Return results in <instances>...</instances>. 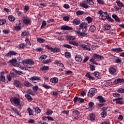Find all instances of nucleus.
Segmentation results:
<instances>
[{
    "instance_id": "nucleus-1",
    "label": "nucleus",
    "mask_w": 124,
    "mask_h": 124,
    "mask_svg": "<svg viewBox=\"0 0 124 124\" xmlns=\"http://www.w3.org/2000/svg\"><path fill=\"white\" fill-rule=\"evenodd\" d=\"M98 14L100 15V18L101 20H106L108 17V14L107 12H103L102 10L98 11Z\"/></svg>"
},
{
    "instance_id": "nucleus-2",
    "label": "nucleus",
    "mask_w": 124,
    "mask_h": 124,
    "mask_svg": "<svg viewBox=\"0 0 124 124\" xmlns=\"http://www.w3.org/2000/svg\"><path fill=\"white\" fill-rule=\"evenodd\" d=\"M20 102H21V100L20 98L16 97L14 98L13 101H12V104L16 107H18V106L21 107V104H20Z\"/></svg>"
},
{
    "instance_id": "nucleus-3",
    "label": "nucleus",
    "mask_w": 124,
    "mask_h": 124,
    "mask_svg": "<svg viewBox=\"0 0 124 124\" xmlns=\"http://www.w3.org/2000/svg\"><path fill=\"white\" fill-rule=\"evenodd\" d=\"M79 27L78 30L82 29V31H88V24L86 22H82L79 25Z\"/></svg>"
},
{
    "instance_id": "nucleus-4",
    "label": "nucleus",
    "mask_w": 124,
    "mask_h": 124,
    "mask_svg": "<svg viewBox=\"0 0 124 124\" xmlns=\"http://www.w3.org/2000/svg\"><path fill=\"white\" fill-rule=\"evenodd\" d=\"M94 93H95V88H91L88 93V95L89 97H92V96H93V95H94Z\"/></svg>"
},
{
    "instance_id": "nucleus-5",
    "label": "nucleus",
    "mask_w": 124,
    "mask_h": 124,
    "mask_svg": "<svg viewBox=\"0 0 124 124\" xmlns=\"http://www.w3.org/2000/svg\"><path fill=\"white\" fill-rule=\"evenodd\" d=\"M80 6H81V7H83V8H85V9H87V8H89V7H90L86 0H84L83 1L80 2Z\"/></svg>"
},
{
    "instance_id": "nucleus-6",
    "label": "nucleus",
    "mask_w": 124,
    "mask_h": 124,
    "mask_svg": "<svg viewBox=\"0 0 124 124\" xmlns=\"http://www.w3.org/2000/svg\"><path fill=\"white\" fill-rule=\"evenodd\" d=\"M14 84L16 88H22L23 87V84L21 83V82L18 81V80H15L14 82Z\"/></svg>"
},
{
    "instance_id": "nucleus-7",
    "label": "nucleus",
    "mask_w": 124,
    "mask_h": 124,
    "mask_svg": "<svg viewBox=\"0 0 124 124\" xmlns=\"http://www.w3.org/2000/svg\"><path fill=\"white\" fill-rule=\"evenodd\" d=\"M14 72H11V74L12 75L13 77H16V75L18 74V75L20 74H23V72H20V71H17L16 70H14Z\"/></svg>"
},
{
    "instance_id": "nucleus-8",
    "label": "nucleus",
    "mask_w": 124,
    "mask_h": 124,
    "mask_svg": "<svg viewBox=\"0 0 124 124\" xmlns=\"http://www.w3.org/2000/svg\"><path fill=\"white\" fill-rule=\"evenodd\" d=\"M102 110L101 117L102 118H105L107 116V108H103Z\"/></svg>"
},
{
    "instance_id": "nucleus-9",
    "label": "nucleus",
    "mask_w": 124,
    "mask_h": 124,
    "mask_svg": "<svg viewBox=\"0 0 124 124\" xmlns=\"http://www.w3.org/2000/svg\"><path fill=\"white\" fill-rule=\"evenodd\" d=\"M61 29L62 31H72L73 30L72 27L65 25L62 26Z\"/></svg>"
},
{
    "instance_id": "nucleus-10",
    "label": "nucleus",
    "mask_w": 124,
    "mask_h": 124,
    "mask_svg": "<svg viewBox=\"0 0 124 124\" xmlns=\"http://www.w3.org/2000/svg\"><path fill=\"white\" fill-rule=\"evenodd\" d=\"M23 22L24 23V24H26V25H29V24H30L31 21L30 18L25 17L23 18Z\"/></svg>"
},
{
    "instance_id": "nucleus-11",
    "label": "nucleus",
    "mask_w": 124,
    "mask_h": 124,
    "mask_svg": "<svg viewBox=\"0 0 124 124\" xmlns=\"http://www.w3.org/2000/svg\"><path fill=\"white\" fill-rule=\"evenodd\" d=\"M16 55H17V53L15 51H10L9 53H8V54H6V56L8 58H11V57H12V56H16Z\"/></svg>"
},
{
    "instance_id": "nucleus-12",
    "label": "nucleus",
    "mask_w": 124,
    "mask_h": 124,
    "mask_svg": "<svg viewBox=\"0 0 124 124\" xmlns=\"http://www.w3.org/2000/svg\"><path fill=\"white\" fill-rule=\"evenodd\" d=\"M114 100L116 101V104H120V105H122L124 103V101H123V98H118L116 99H115Z\"/></svg>"
},
{
    "instance_id": "nucleus-13",
    "label": "nucleus",
    "mask_w": 124,
    "mask_h": 124,
    "mask_svg": "<svg viewBox=\"0 0 124 124\" xmlns=\"http://www.w3.org/2000/svg\"><path fill=\"white\" fill-rule=\"evenodd\" d=\"M25 62L27 64H31V65L34 63V62L32 61H31V60H29V59L22 62V63L23 64H25Z\"/></svg>"
},
{
    "instance_id": "nucleus-14",
    "label": "nucleus",
    "mask_w": 124,
    "mask_h": 124,
    "mask_svg": "<svg viewBox=\"0 0 124 124\" xmlns=\"http://www.w3.org/2000/svg\"><path fill=\"white\" fill-rule=\"evenodd\" d=\"M80 30H78V31H76V32L77 33H78V34H79L80 36H83V37H85V36H87L88 33H87L86 31H82V32H80Z\"/></svg>"
},
{
    "instance_id": "nucleus-15",
    "label": "nucleus",
    "mask_w": 124,
    "mask_h": 124,
    "mask_svg": "<svg viewBox=\"0 0 124 124\" xmlns=\"http://www.w3.org/2000/svg\"><path fill=\"white\" fill-rule=\"evenodd\" d=\"M93 57L95 60H103V56L98 55L96 53H94L93 55Z\"/></svg>"
},
{
    "instance_id": "nucleus-16",
    "label": "nucleus",
    "mask_w": 124,
    "mask_h": 124,
    "mask_svg": "<svg viewBox=\"0 0 124 124\" xmlns=\"http://www.w3.org/2000/svg\"><path fill=\"white\" fill-rule=\"evenodd\" d=\"M97 99L101 103H104L106 102V99H105L102 96H98Z\"/></svg>"
},
{
    "instance_id": "nucleus-17",
    "label": "nucleus",
    "mask_w": 124,
    "mask_h": 124,
    "mask_svg": "<svg viewBox=\"0 0 124 124\" xmlns=\"http://www.w3.org/2000/svg\"><path fill=\"white\" fill-rule=\"evenodd\" d=\"M80 47L83 48V50H88V51H91V48H90V46H89V45H80Z\"/></svg>"
},
{
    "instance_id": "nucleus-18",
    "label": "nucleus",
    "mask_w": 124,
    "mask_h": 124,
    "mask_svg": "<svg viewBox=\"0 0 124 124\" xmlns=\"http://www.w3.org/2000/svg\"><path fill=\"white\" fill-rule=\"evenodd\" d=\"M75 60L78 62H81L82 61V56L79 55H77L75 57Z\"/></svg>"
},
{
    "instance_id": "nucleus-19",
    "label": "nucleus",
    "mask_w": 124,
    "mask_h": 124,
    "mask_svg": "<svg viewBox=\"0 0 124 124\" xmlns=\"http://www.w3.org/2000/svg\"><path fill=\"white\" fill-rule=\"evenodd\" d=\"M50 82L53 84H56L59 82V78H53L50 79Z\"/></svg>"
},
{
    "instance_id": "nucleus-20",
    "label": "nucleus",
    "mask_w": 124,
    "mask_h": 124,
    "mask_svg": "<svg viewBox=\"0 0 124 124\" xmlns=\"http://www.w3.org/2000/svg\"><path fill=\"white\" fill-rule=\"evenodd\" d=\"M25 96L27 99L28 100V101H32L33 99L31 96L30 94H25Z\"/></svg>"
},
{
    "instance_id": "nucleus-21",
    "label": "nucleus",
    "mask_w": 124,
    "mask_h": 124,
    "mask_svg": "<svg viewBox=\"0 0 124 124\" xmlns=\"http://www.w3.org/2000/svg\"><path fill=\"white\" fill-rule=\"evenodd\" d=\"M24 85L25 87H27L28 88H30V87H32V84L28 81H25L24 82Z\"/></svg>"
},
{
    "instance_id": "nucleus-22",
    "label": "nucleus",
    "mask_w": 124,
    "mask_h": 124,
    "mask_svg": "<svg viewBox=\"0 0 124 124\" xmlns=\"http://www.w3.org/2000/svg\"><path fill=\"white\" fill-rule=\"evenodd\" d=\"M111 51L112 52H123V51H124V50L123 49H122V48L119 47V48H112Z\"/></svg>"
},
{
    "instance_id": "nucleus-23",
    "label": "nucleus",
    "mask_w": 124,
    "mask_h": 124,
    "mask_svg": "<svg viewBox=\"0 0 124 124\" xmlns=\"http://www.w3.org/2000/svg\"><path fill=\"white\" fill-rule=\"evenodd\" d=\"M90 121H94L95 120V114L93 113L90 114Z\"/></svg>"
},
{
    "instance_id": "nucleus-24",
    "label": "nucleus",
    "mask_w": 124,
    "mask_h": 124,
    "mask_svg": "<svg viewBox=\"0 0 124 124\" xmlns=\"http://www.w3.org/2000/svg\"><path fill=\"white\" fill-rule=\"evenodd\" d=\"M67 40H75L76 39V37L75 36H67L66 37Z\"/></svg>"
},
{
    "instance_id": "nucleus-25",
    "label": "nucleus",
    "mask_w": 124,
    "mask_h": 124,
    "mask_svg": "<svg viewBox=\"0 0 124 124\" xmlns=\"http://www.w3.org/2000/svg\"><path fill=\"white\" fill-rule=\"evenodd\" d=\"M9 62L11 63V64H13V65H17V60L16 59H12L9 61Z\"/></svg>"
},
{
    "instance_id": "nucleus-26",
    "label": "nucleus",
    "mask_w": 124,
    "mask_h": 124,
    "mask_svg": "<svg viewBox=\"0 0 124 124\" xmlns=\"http://www.w3.org/2000/svg\"><path fill=\"white\" fill-rule=\"evenodd\" d=\"M54 64H57L58 66H60L61 67V68H63L64 69V66H63V64L62 63L60 62H54Z\"/></svg>"
},
{
    "instance_id": "nucleus-27",
    "label": "nucleus",
    "mask_w": 124,
    "mask_h": 124,
    "mask_svg": "<svg viewBox=\"0 0 124 124\" xmlns=\"http://www.w3.org/2000/svg\"><path fill=\"white\" fill-rule=\"evenodd\" d=\"M31 80L32 81H39L41 80L40 77H38L36 76L32 77L31 78Z\"/></svg>"
},
{
    "instance_id": "nucleus-28",
    "label": "nucleus",
    "mask_w": 124,
    "mask_h": 124,
    "mask_svg": "<svg viewBox=\"0 0 124 124\" xmlns=\"http://www.w3.org/2000/svg\"><path fill=\"white\" fill-rule=\"evenodd\" d=\"M27 93L31 94V95H34V92L31 89H29L26 91Z\"/></svg>"
},
{
    "instance_id": "nucleus-29",
    "label": "nucleus",
    "mask_w": 124,
    "mask_h": 124,
    "mask_svg": "<svg viewBox=\"0 0 124 124\" xmlns=\"http://www.w3.org/2000/svg\"><path fill=\"white\" fill-rule=\"evenodd\" d=\"M69 44L73 45L74 46H79V44L75 41H70L69 42Z\"/></svg>"
},
{
    "instance_id": "nucleus-30",
    "label": "nucleus",
    "mask_w": 124,
    "mask_h": 124,
    "mask_svg": "<svg viewBox=\"0 0 124 124\" xmlns=\"http://www.w3.org/2000/svg\"><path fill=\"white\" fill-rule=\"evenodd\" d=\"M115 84H118L119 83H124V80L122 78H118L115 80Z\"/></svg>"
},
{
    "instance_id": "nucleus-31",
    "label": "nucleus",
    "mask_w": 124,
    "mask_h": 124,
    "mask_svg": "<svg viewBox=\"0 0 124 124\" xmlns=\"http://www.w3.org/2000/svg\"><path fill=\"white\" fill-rule=\"evenodd\" d=\"M112 18L114 19L116 21V22H121V20H120V18H119V17L116 15H112Z\"/></svg>"
},
{
    "instance_id": "nucleus-32",
    "label": "nucleus",
    "mask_w": 124,
    "mask_h": 124,
    "mask_svg": "<svg viewBox=\"0 0 124 124\" xmlns=\"http://www.w3.org/2000/svg\"><path fill=\"white\" fill-rule=\"evenodd\" d=\"M96 30V28L95 27V26L93 25H92L90 27V31H91V32H94Z\"/></svg>"
},
{
    "instance_id": "nucleus-33",
    "label": "nucleus",
    "mask_w": 124,
    "mask_h": 124,
    "mask_svg": "<svg viewBox=\"0 0 124 124\" xmlns=\"http://www.w3.org/2000/svg\"><path fill=\"white\" fill-rule=\"evenodd\" d=\"M80 21L79 19L78 18H76L75 19H74L73 20V24H74L75 25H79V24H80Z\"/></svg>"
},
{
    "instance_id": "nucleus-34",
    "label": "nucleus",
    "mask_w": 124,
    "mask_h": 124,
    "mask_svg": "<svg viewBox=\"0 0 124 124\" xmlns=\"http://www.w3.org/2000/svg\"><path fill=\"white\" fill-rule=\"evenodd\" d=\"M11 109L15 112V113H16V114H17V115H18V116H21V114H20V113H19V110H18V109L15 108H13L12 107Z\"/></svg>"
},
{
    "instance_id": "nucleus-35",
    "label": "nucleus",
    "mask_w": 124,
    "mask_h": 124,
    "mask_svg": "<svg viewBox=\"0 0 124 124\" xmlns=\"http://www.w3.org/2000/svg\"><path fill=\"white\" fill-rule=\"evenodd\" d=\"M109 70V73H110L111 74H114V73H115V72L117 71L116 69L113 67L110 68Z\"/></svg>"
},
{
    "instance_id": "nucleus-36",
    "label": "nucleus",
    "mask_w": 124,
    "mask_h": 124,
    "mask_svg": "<svg viewBox=\"0 0 124 124\" xmlns=\"http://www.w3.org/2000/svg\"><path fill=\"white\" fill-rule=\"evenodd\" d=\"M30 35V33L28 31H24L21 34L22 36H28Z\"/></svg>"
},
{
    "instance_id": "nucleus-37",
    "label": "nucleus",
    "mask_w": 124,
    "mask_h": 124,
    "mask_svg": "<svg viewBox=\"0 0 124 124\" xmlns=\"http://www.w3.org/2000/svg\"><path fill=\"white\" fill-rule=\"evenodd\" d=\"M33 109L37 114H39L41 112V109H40L39 108H33Z\"/></svg>"
},
{
    "instance_id": "nucleus-38",
    "label": "nucleus",
    "mask_w": 124,
    "mask_h": 124,
    "mask_svg": "<svg viewBox=\"0 0 124 124\" xmlns=\"http://www.w3.org/2000/svg\"><path fill=\"white\" fill-rule=\"evenodd\" d=\"M86 77H87V78H89L91 80H94V78L91 76V74H90V73H87V74L86 75Z\"/></svg>"
},
{
    "instance_id": "nucleus-39",
    "label": "nucleus",
    "mask_w": 124,
    "mask_h": 124,
    "mask_svg": "<svg viewBox=\"0 0 124 124\" xmlns=\"http://www.w3.org/2000/svg\"><path fill=\"white\" fill-rule=\"evenodd\" d=\"M37 41L39 43H44V42H45V39L41 38H37Z\"/></svg>"
},
{
    "instance_id": "nucleus-40",
    "label": "nucleus",
    "mask_w": 124,
    "mask_h": 124,
    "mask_svg": "<svg viewBox=\"0 0 124 124\" xmlns=\"http://www.w3.org/2000/svg\"><path fill=\"white\" fill-rule=\"evenodd\" d=\"M8 19L10 22H14L15 21V17L13 16H9Z\"/></svg>"
},
{
    "instance_id": "nucleus-41",
    "label": "nucleus",
    "mask_w": 124,
    "mask_h": 124,
    "mask_svg": "<svg viewBox=\"0 0 124 124\" xmlns=\"http://www.w3.org/2000/svg\"><path fill=\"white\" fill-rule=\"evenodd\" d=\"M86 1L88 4H89V5H93L94 3V2H93V0H86Z\"/></svg>"
},
{
    "instance_id": "nucleus-42",
    "label": "nucleus",
    "mask_w": 124,
    "mask_h": 124,
    "mask_svg": "<svg viewBox=\"0 0 124 124\" xmlns=\"http://www.w3.org/2000/svg\"><path fill=\"white\" fill-rule=\"evenodd\" d=\"M28 112L29 114V116H33V113L32 112V109H31L30 108H29L27 109Z\"/></svg>"
},
{
    "instance_id": "nucleus-43",
    "label": "nucleus",
    "mask_w": 124,
    "mask_h": 124,
    "mask_svg": "<svg viewBox=\"0 0 124 124\" xmlns=\"http://www.w3.org/2000/svg\"><path fill=\"white\" fill-rule=\"evenodd\" d=\"M95 59L93 58H91L90 59V62H93V64H96V65H98V63L95 62V61H94Z\"/></svg>"
},
{
    "instance_id": "nucleus-44",
    "label": "nucleus",
    "mask_w": 124,
    "mask_h": 124,
    "mask_svg": "<svg viewBox=\"0 0 124 124\" xmlns=\"http://www.w3.org/2000/svg\"><path fill=\"white\" fill-rule=\"evenodd\" d=\"M47 58V56L45 55H41L39 58L40 61H45Z\"/></svg>"
},
{
    "instance_id": "nucleus-45",
    "label": "nucleus",
    "mask_w": 124,
    "mask_h": 124,
    "mask_svg": "<svg viewBox=\"0 0 124 124\" xmlns=\"http://www.w3.org/2000/svg\"><path fill=\"white\" fill-rule=\"evenodd\" d=\"M94 76L98 79H100V75H99V73H98V72H94Z\"/></svg>"
},
{
    "instance_id": "nucleus-46",
    "label": "nucleus",
    "mask_w": 124,
    "mask_h": 124,
    "mask_svg": "<svg viewBox=\"0 0 124 124\" xmlns=\"http://www.w3.org/2000/svg\"><path fill=\"white\" fill-rule=\"evenodd\" d=\"M6 23V20L5 19H0V26H2L3 25H4Z\"/></svg>"
},
{
    "instance_id": "nucleus-47",
    "label": "nucleus",
    "mask_w": 124,
    "mask_h": 124,
    "mask_svg": "<svg viewBox=\"0 0 124 124\" xmlns=\"http://www.w3.org/2000/svg\"><path fill=\"white\" fill-rule=\"evenodd\" d=\"M86 20L88 21L89 24H91L93 22V18L92 17L88 16L86 18Z\"/></svg>"
},
{
    "instance_id": "nucleus-48",
    "label": "nucleus",
    "mask_w": 124,
    "mask_h": 124,
    "mask_svg": "<svg viewBox=\"0 0 124 124\" xmlns=\"http://www.w3.org/2000/svg\"><path fill=\"white\" fill-rule=\"evenodd\" d=\"M104 31H109V30L111 29V26L109 25H106L104 27Z\"/></svg>"
},
{
    "instance_id": "nucleus-49",
    "label": "nucleus",
    "mask_w": 124,
    "mask_h": 124,
    "mask_svg": "<svg viewBox=\"0 0 124 124\" xmlns=\"http://www.w3.org/2000/svg\"><path fill=\"white\" fill-rule=\"evenodd\" d=\"M41 70L42 71L44 70H49V66H44L41 68Z\"/></svg>"
},
{
    "instance_id": "nucleus-50",
    "label": "nucleus",
    "mask_w": 124,
    "mask_h": 124,
    "mask_svg": "<svg viewBox=\"0 0 124 124\" xmlns=\"http://www.w3.org/2000/svg\"><path fill=\"white\" fill-rule=\"evenodd\" d=\"M72 113L74 115H76L77 116H79V115H80V112L78 110H74L72 111Z\"/></svg>"
},
{
    "instance_id": "nucleus-51",
    "label": "nucleus",
    "mask_w": 124,
    "mask_h": 124,
    "mask_svg": "<svg viewBox=\"0 0 124 124\" xmlns=\"http://www.w3.org/2000/svg\"><path fill=\"white\" fill-rule=\"evenodd\" d=\"M117 92L119 93H124V88H120L117 90Z\"/></svg>"
},
{
    "instance_id": "nucleus-52",
    "label": "nucleus",
    "mask_w": 124,
    "mask_h": 124,
    "mask_svg": "<svg viewBox=\"0 0 124 124\" xmlns=\"http://www.w3.org/2000/svg\"><path fill=\"white\" fill-rule=\"evenodd\" d=\"M65 56L66 59H70V56H71V54L70 53V52H65Z\"/></svg>"
},
{
    "instance_id": "nucleus-53",
    "label": "nucleus",
    "mask_w": 124,
    "mask_h": 124,
    "mask_svg": "<svg viewBox=\"0 0 124 124\" xmlns=\"http://www.w3.org/2000/svg\"><path fill=\"white\" fill-rule=\"evenodd\" d=\"M0 81L1 82H5V77H4L3 75L0 76Z\"/></svg>"
},
{
    "instance_id": "nucleus-54",
    "label": "nucleus",
    "mask_w": 124,
    "mask_h": 124,
    "mask_svg": "<svg viewBox=\"0 0 124 124\" xmlns=\"http://www.w3.org/2000/svg\"><path fill=\"white\" fill-rule=\"evenodd\" d=\"M76 14L78 16H79V15H83V14H84V11H78V12H77Z\"/></svg>"
},
{
    "instance_id": "nucleus-55",
    "label": "nucleus",
    "mask_w": 124,
    "mask_h": 124,
    "mask_svg": "<svg viewBox=\"0 0 124 124\" xmlns=\"http://www.w3.org/2000/svg\"><path fill=\"white\" fill-rule=\"evenodd\" d=\"M43 87L44 88H45V89H51V86L45 84V83H44L43 84Z\"/></svg>"
},
{
    "instance_id": "nucleus-56",
    "label": "nucleus",
    "mask_w": 124,
    "mask_h": 124,
    "mask_svg": "<svg viewBox=\"0 0 124 124\" xmlns=\"http://www.w3.org/2000/svg\"><path fill=\"white\" fill-rule=\"evenodd\" d=\"M63 47L65 48H67L68 49H72V46L68 44H64Z\"/></svg>"
},
{
    "instance_id": "nucleus-57",
    "label": "nucleus",
    "mask_w": 124,
    "mask_h": 124,
    "mask_svg": "<svg viewBox=\"0 0 124 124\" xmlns=\"http://www.w3.org/2000/svg\"><path fill=\"white\" fill-rule=\"evenodd\" d=\"M60 50V49L55 47L54 48H52V50L51 51V52H53L54 53H58V52H59V50Z\"/></svg>"
},
{
    "instance_id": "nucleus-58",
    "label": "nucleus",
    "mask_w": 124,
    "mask_h": 124,
    "mask_svg": "<svg viewBox=\"0 0 124 124\" xmlns=\"http://www.w3.org/2000/svg\"><path fill=\"white\" fill-rule=\"evenodd\" d=\"M74 103H77V101L79 102V97H75L74 99Z\"/></svg>"
},
{
    "instance_id": "nucleus-59",
    "label": "nucleus",
    "mask_w": 124,
    "mask_h": 124,
    "mask_svg": "<svg viewBox=\"0 0 124 124\" xmlns=\"http://www.w3.org/2000/svg\"><path fill=\"white\" fill-rule=\"evenodd\" d=\"M106 84L108 86H111V85H112V82H111L110 80H108L106 81Z\"/></svg>"
},
{
    "instance_id": "nucleus-60",
    "label": "nucleus",
    "mask_w": 124,
    "mask_h": 124,
    "mask_svg": "<svg viewBox=\"0 0 124 124\" xmlns=\"http://www.w3.org/2000/svg\"><path fill=\"white\" fill-rule=\"evenodd\" d=\"M32 90L33 91H35V92H36L38 90V86L37 85H35L34 86H33L32 87Z\"/></svg>"
},
{
    "instance_id": "nucleus-61",
    "label": "nucleus",
    "mask_w": 124,
    "mask_h": 124,
    "mask_svg": "<svg viewBox=\"0 0 124 124\" xmlns=\"http://www.w3.org/2000/svg\"><path fill=\"white\" fill-rule=\"evenodd\" d=\"M25 41L26 42V44H27V45H31V41H30V40L29 39V38H26L25 40Z\"/></svg>"
},
{
    "instance_id": "nucleus-62",
    "label": "nucleus",
    "mask_w": 124,
    "mask_h": 124,
    "mask_svg": "<svg viewBox=\"0 0 124 124\" xmlns=\"http://www.w3.org/2000/svg\"><path fill=\"white\" fill-rule=\"evenodd\" d=\"M90 68L92 71H93V70H95V66H93V65H90Z\"/></svg>"
},
{
    "instance_id": "nucleus-63",
    "label": "nucleus",
    "mask_w": 124,
    "mask_h": 124,
    "mask_svg": "<svg viewBox=\"0 0 124 124\" xmlns=\"http://www.w3.org/2000/svg\"><path fill=\"white\" fill-rule=\"evenodd\" d=\"M52 114H53V111L51 110H48L46 112V115H52Z\"/></svg>"
},
{
    "instance_id": "nucleus-64",
    "label": "nucleus",
    "mask_w": 124,
    "mask_h": 124,
    "mask_svg": "<svg viewBox=\"0 0 124 124\" xmlns=\"http://www.w3.org/2000/svg\"><path fill=\"white\" fill-rule=\"evenodd\" d=\"M63 20L64 21H69V17L67 16H65L63 17Z\"/></svg>"
}]
</instances>
